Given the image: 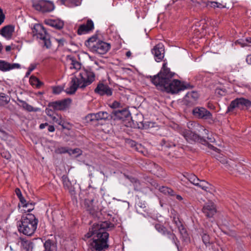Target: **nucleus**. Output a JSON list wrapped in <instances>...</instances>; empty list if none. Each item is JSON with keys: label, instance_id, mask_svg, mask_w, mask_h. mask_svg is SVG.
<instances>
[{"label": "nucleus", "instance_id": "nucleus-1", "mask_svg": "<svg viewBox=\"0 0 251 251\" xmlns=\"http://www.w3.org/2000/svg\"><path fill=\"white\" fill-rule=\"evenodd\" d=\"M175 75L164 63L159 73L153 76H150V78L151 82L158 89L172 94L177 93L190 87L189 84L182 83L177 79L172 80Z\"/></svg>", "mask_w": 251, "mask_h": 251}, {"label": "nucleus", "instance_id": "nucleus-2", "mask_svg": "<svg viewBox=\"0 0 251 251\" xmlns=\"http://www.w3.org/2000/svg\"><path fill=\"white\" fill-rule=\"evenodd\" d=\"M107 226V223L105 222L94 224L89 232L84 235L83 239L85 240L92 237L90 242L92 250L106 249L108 248L107 241L109 234L105 231Z\"/></svg>", "mask_w": 251, "mask_h": 251}, {"label": "nucleus", "instance_id": "nucleus-3", "mask_svg": "<svg viewBox=\"0 0 251 251\" xmlns=\"http://www.w3.org/2000/svg\"><path fill=\"white\" fill-rule=\"evenodd\" d=\"M95 79V74L91 70H80L78 75L72 77L70 86L66 89L67 93L74 94L78 88H84L91 84Z\"/></svg>", "mask_w": 251, "mask_h": 251}, {"label": "nucleus", "instance_id": "nucleus-4", "mask_svg": "<svg viewBox=\"0 0 251 251\" xmlns=\"http://www.w3.org/2000/svg\"><path fill=\"white\" fill-rule=\"evenodd\" d=\"M38 220L34 215L27 214L23 216L17 225L18 230L26 236H31L37 228Z\"/></svg>", "mask_w": 251, "mask_h": 251}, {"label": "nucleus", "instance_id": "nucleus-5", "mask_svg": "<svg viewBox=\"0 0 251 251\" xmlns=\"http://www.w3.org/2000/svg\"><path fill=\"white\" fill-rule=\"evenodd\" d=\"M197 130L200 133L201 135L188 129L181 131V134L188 142L191 144L194 142H199L203 145L206 144L207 142L205 139H211L209 138L208 136V130L203 126L199 124L197 125Z\"/></svg>", "mask_w": 251, "mask_h": 251}, {"label": "nucleus", "instance_id": "nucleus-6", "mask_svg": "<svg viewBox=\"0 0 251 251\" xmlns=\"http://www.w3.org/2000/svg\"><path fill=\"white\" fill-rule=\"evenodd\" d=\"M33 33L39 40L40 44H43L47 49L51 47V43L50 35L47 33L44 27L40 24H36L34 26Z\"/></svg>", "mask_w": 251, "mask_h": 251}, {"label": "nucleus", "instance_id": "nucleus-7", "mask_svg": "<svg viewBox=\"0 0 251 251\" xmlns=\"http://www.w3.org/2000/svg\"><path fill=\"white\" fill-rule=\"evenodd\" d=\"M251 107V101L249 99L240 97L237 98L231 101L227 107L226 112L232 111L237 108L242 110H247Z\"/></svg>", "mask_w": 251, "mask_h": 251}, {"label": "nucleus", "instance_id": "nucleus-8", "mask_svg": "<svg viewBox=\"0 0 251 251\" xmlns=\"http://www.w3.org/2000/svg\"><path fill=\"white\" fill-rule=\"evenodd\" d=\"M32 7L36 10L43 13L50 12L54 8L52 2L46 0H34L32 2Z\"/></svg>", "mask_w": 251, "mask_h": 251}, {"label": "nucleus", "instance_id": "nucleus-9", "mask_svg": "<svg viewBox=\"0 0 251 251\" xmlns=\"http://www.w3.org/2000/svg\"><path fill=\"white\" fill-rule=\"evenodd\" d=\"M71 101L70 99H65L61 100L50 102L49 106L52 107L55 110H63L69 106Z\"/></svg>", "mask_w": 251, "mask_h": 251}, {"label": "nucleus", "instance_id": "nucleus-10", "mask_svg": "<svg viewBox=\"0 0 251 251\" xmlns=\"http://www.w3.org/2000/svg\"><path fill=\"white\" fill-rule=\"evenodd\" d=\"M110 48L111 45L110 44L101 40H98L96 43L95 46L91 51L100 54H104L110 50Z\"/></svg>", "mask_w": 251, "mask_h": 251}, {"label": "nucleus", "instance_id": "nucleus-11", "mask_svg": "<svg viewBox=\"0 0 251 251\" xmlns=\"http://www.w3.org/2000/svg\"><path fill=\"white\" fill-rule=\"evenodd\" d=\"M111 118L114 120L124 121L130 119L131 115L129 111L126 109L115 110L112 113Z\"/></svg>", "mask_w": 251, "mask_h": 251}, {"label": "nucleus", "instance_id": "nucleus-12", "mask_svg": "<svg viewBox=\"0 0 251 251\" xmlns=\"http://www.w3.org/2000/svg\"><path fill=\"white\" fill-rule=\"evenodd\" d=\"M193 115L201 119L212 120V114L203 107H196L193 110Z\"/></svg>", "mask_w": 251, "mask_h": 251}, {"label": "nucleus", "instance_id": "nucleus-13", "mask_svg": "<svg viewBox=\"0 0 251 251\" xmlns=\"http://www.w3.org/2000/svg\"><path fill=\"white\" fill-rule=\"evenodd\" d=\"M156 61L159 62L162 60L164 57V48L162 44L159 43L155 46L151 50Z\"/></svg>", "mask_w": 251, "mask_h": 251}, {"label": "nucleus", "instance_id": "nucleus-14", "mask_svg": "<svg viewBox=\"0 0 251 251\" xmlns=\"http://www.w3.org/2000/svg\"><path fill=\"white\" fill-rule=\"evenodd\" d=\"M202 211L207 218L212 217L217 212L216 206L212 201L205 203L203 206Z\"/></svg>", "mask_w": 251, "mask_h": 251}, {"label": "nucleus", "instance_id": "nucleus-15", "mask_svg": "<svg viewBox=\"0 0 251 251\" xmlns=\"http://www.w3.org/2000/svg\"><path fill=\"white\" fill-rule=\"evenodd\" d=\"M94 29L93 22L90 20H87L86 23L79 25L77 29V34L82 35L89 33Z\"/></svg>", "mask_w": 251, "mask_h": 251}, {"label": "nucleus", "instance_id": "nucleus-16", "mask_svg": "<svg viewBox=\"0 0 251 251\" xmlns=\"http://www.w3.org/2000/svg\"><path fill=\"white\" fill-rule=\"evenodd\" d=\"M95 92L100 96H111L112 95V90L107 85L99 83L95 89Z\"/></svg>", "mask_w": 251, "mask_h": 251}, {"label": "nucleus", "instance_id": "nucleus-17", "mask_svg": "<svg viewBox=\"0 0 251 251\" xmlns=\"http://www.w3.org/2000/svg\"><path fill=\"white\" fill-rule=\"evenodd\" d=\"M179 138L178 137H175L174 138H171L170 139L164 138L161 140L160 145L167 148L176 146H179L181 144L179 143Z\"/></svg>", "mask_w": 251, "mask_h": 251}, {"label": "nucleus", "instance_id": "nucleus-18", "mask_svg": "<svg viewBox=\"0 0 251 251\" xmlns=\"http://www.w3.org/2000/svg\"><path fill=\"white\" fill-rule=\"evenodd\" d=\"M218 160L220 162L225 165V168L229 171L230 174L234 173L233 172L235 170L234 167H237V165L234 161L231 160H228L225 157L220 155ZM236 170H237V169H236Z\"/></svg>", "mask_w": 251, "mask_h": 251}, {"label": "nucleus", "instance_id": "nucleus-19", "mask_svg": "<svg viewBox=\"0 0 251 251\" xmlns=\"http://www.w3.org/2000/svg\"><path fill=\"white\" fill-rule=\"evenodd\" d=\"M15 26L11 25H8L2 27V36L6 40L12 38L14 32Z\"/></svg>", "mask_w": 251, "mask_h": 251}, {"label": "nucleus", "instance_id": "nucleus-20", "mask_svg": "<svg viewBox=\"0 0 251 251\" xmlns=\"http://www.w3.org/2000/svg\"><path fill=\"white\" fill-rule=\"evenodd\" d=\"M45 24L57 29H62L64 26V22L60 19H49L45 21Z\"/></svg>", "mask_w": 251, "mask_h": 251}, {"label": "nucleus", "instance_id": "nucleus-21", "mask_svg": "<svg viewBox=\"0 0 251 251\" xmlns=\"http://www.w3.org/2000/svg\"><path fill=\"white\" fill-rule=\"evenodd\" d=\"M67 61L70 62V68L71 69L80 70L81 67V64L78 61L76 58L72 56L68 55Z\"/></svg>", "mask_w": 251, "mask_h": 251}, {"label": "nucleus", "instance_id": "nucleus-22", "mask_svg": "<svg viewBox=\"0 0 251 251\" xmlns=\"http://www.w3.org/2000/svg\"><path fill=\"white\" fill-rule=\"evenodd\" d=\"M45 250L44 251H57L56 243L52 240L48 239L44 244Z\"/></svg>", "mask_w": 251, "mask_h": 251}, {"label": "nucleus", "instance_id": "nucleus-23", "mask_svg": "<svg viewBox=\"0 0 251 251\" xmlns=\"http://www.w3.org/2000/svg\"><path fill=\"white\" fill-rule=\"evenodd\" d=\"M18 100L20 102L21 104L20 105L21 107L23 108L25 110L28 111V112H37L40 110V108H34L31 105L28 104L25 101L22 100L20 99H18Z\"/></svg>", "mask_w": 251, "mask_h": 251}, {"label": "nucleus", "instance_id": "nucleus-24", "mask_svg": "<svg viewBox=\"0 0 251 251\" xmlns=\"http://www.w3.org/2000/svg\"><path fill=\"white\" fill-rule=\"evenodd\" d=\"M98 36L94 35L90 37L85 42V45L91 50L95 46L96 43L98 41Z\"/></svg>", "mask_w": 251, "mask_h": 251}, {"label": "nucleus", "instance_id": "nucleus-25", "mask_svg": "<svg viewBox=\"0 0 251 251\" xmlns=\"http://www.w3.org/2000/svg\"><path fill=\"white\" fill-rule=\"evenodd\" d=\"M165 236L171 240L172 243H174L177 249H178L179 241L175 233L169 230Z\"/></svg>", "mask_w": 251, "mask_h": 251}, {"label": "nucleus", "instance_id": "nucleus-26", "mask_svg": "<svg viewBox=\"0 0 251 251\" xmlns=\"http://www.w3.org/2000/svg\"><path fill=\"white\" fill-rule=\"evenodd\" d=\"M94 199H85L84 201V208L90 213L93 214L95 211L93 205Z\"/></svg>", "mask_w": 251, "mask_h": 251}, {"label": "nucleus", "instance_id": "nucleus-27", "mask_svg": "<svg viewBox=\"0 0 251 251\" xmlns=\"http://www.w3.org/2000/svg\"><path fill=\"white\" fill-rule=\"evenodd\" d=\"M62 181L64 187L69 190V192H72L74 191L71 182L67 176L63 175L61 177Z\"/></svg>", "mask_w": 251, "mask_h": 251}, {"label": "nucleus", "instance_id": "nucleus-28", "mask_svg": "<svg viewBox=\"0 0 251 251\" xmlns=\"http://www.w3.org/2000/svg\"><path fill=\"white\" fill-rule=\"evenodd\" d=\"M21 246L26 251H32L33 244L29 240L21 238Z\"/></svg>", "mask_w": 251, "mask_h": 251}, {"label": "nucleus", "instance_id": "nucleus-29", "mask_svg": "<svg viewBox=\"0 0 251 251\" xmlns=\"http://www.w3.org/2000/svg\"><path fill=\"white\" fill-rule=\"evenodd\" d=\"M205 6H209L214 8H222L225 7V6L223 5L221 3L216 1H207L205 2Z\"/></svg>", "mask_w": 251, "mask_h": 251}, {"label": "nucleus", "instance_id": "nucleus-30", "mask_svg": "<svg viewBox=\"0 0 251 251\" xmlns=\"http://www.w3.org/2000/svg\"><path fill=\"white\" fill-rule=\"evenodd\" d=\"M154 227L156 230L158 232H159L164 236H165V234L169 231L165 226H164L163 225H161L160 224H155Z\"/></svg>", "mask_w": 251, "mask_h": 251}, {"label": "nucleus", "instance_id": "nucleus-31", "mask_svg": "<svg viewBox=\"0 0 251 251\" xmlns=\"http://www.w3.org/2000/svg\"><path fill=\"white\" fill-rule=\"evenodd\" d=\"M97 120H107L109 117V114L105 111H100L96 113Z\"/></svg>", "mask_w": 251, "mask_h": 251}, {"label": "nucleus", "instance_id": "nucleus-32", "mask_svg": "<svg viewBox=\"0 0 251 251\" xmlns=\"http://www.w3.org/2000/svg\"><path fill=\"white\" fill-rule=\"evenodd\" d=\"M201 236L202 241L205 246H207L211 244L212 241H211L210 237L206 232L203 231L201 234Z\"/></svg>", "mask_w": 251, "mask_h": 251}, {"label": "nucleus", "instance_id": "nucleus-33", "mask_svg": "<svg viewBox=\"0 0 251 251\" xmlns=\"http://www.w3.org/2000/svg\"><path fill=\"white\" fill-rule=\"evenodd\" d=\"M191 4L197 9H201L202 7L205 6V2L201 0H191Z\"/></svg>", "mask_w": 251, "mask_h": 251}, {"label": "nucleus", "instance_id": "nucleus-34", "mask_svg": "<svg viewBox=\"0 0 251 251\" xmlns=\"http://www.w3.org/2000/svg\"><path fill=\"white\" fill-rule=\"evenodd\" d=\"M0 70L6 72L10 70V63L2 60H0Z\"/></svg>", "mask_w": 251, "mask_h": 251}, {"label": "nucleus", "instance_id": "nucleus-35", "mask_svg": "<svg viewBox=\"0 0 251 251\" xmlns=\"http://www.w3.org/2000/svg\"><path fill=\"white\" fill-rule=\"evenodd\" d=\"M160 191L165 194H168L170 196L175 195V191L171 188L167 187L162 186L160 188Z\"/></svg>", "mask_w": 251, "mask_h": 251}, {"label": "nucleus", "instance_id": "nucleus-36", "mask_svg": "<svg viewBox=\"0 0 251 251\" xmlns=\"http://www.w3.org/2000/svg\"><path fill=\"white\" fill-rule=\"evenodd\" d=\"M210 186L211 185L209 183L203 180H201L199 185V187L205 191H207V189H208Z\"/></svg>", "mask_w": 251, "mask_h": 251}, {"label": "nucleus", "instance_id": "nucleus-37", "mask_svg": "<svg viewBox=\"0 0 251 251\" xmlns=\"http://www.w3.org/2000/svg\"><path fill=\"white\" fill-rule=\"evenodd\" d=\"M177 228L179 230L180 235L182 237V238H186L187 236V235H188L187 230L185 229V228L184 227L183 225L177 227Z\"/></svg>", "mask_w": 251, "mask_h": 251}, {"label": "nucleus", "instance_id": "nucleus-38", "mask_svg": "<svg viewBox=\"0 0 251 251\" xmlns=\"http://www.w3.org/2000/svg\"><path fill=\"white\" fill-rule=\"evenodd\" d=\"M69 149L67 147H61L55 150V152L57 154L69 153Z\"/></svg>", "mask_w": 251, "mask_h": 251}, {"label": "nucleus", "instance_id": "nucleus-39", "mask_svg": "<svg viewBox=\"0 0 251 251\" xmlns=\"http://www.w3.org/2000/svg\"><path fill=\"white\" fill-rule=\"evenodd\" d=\"M10 100V98L4 94H1L0 95V100L1 101L2 104H7L9 102Z\"/></svg>", "mask_w": 251, "mask_h": 251}, {"label": "nucleus", "instance_id": "nucleus-40", "mask_svg": "<svg viewBox=\"0 0 251 251\" xmlns=\"http://www.w3.org/2000/svg\"><path fill=\"white\" fill-rule=\"evenodd\" d=\"M186 97L188 98H192L194 100H196L199 97V95L197 92L192 91L188 92L186 95Z\"/></svg>", "mask_w": 251, "mask_h": 251}, {"label": "nucleus", "instance_id": "nucleus-41", "mask_svg": "<svg viewBox=\"0 0 251 251\" xmlns=\"http://www.w3.org/2000/svg\"><path fill=\"white\" fill-rule=\"evenodd\" d=\"M0 153L2 157L5 158L6 159H9L11 157V154L9 151H5V150H0Z\"/></svg>", "mask_w": 251, "mask_h": 251}, {"label": "nucleus", "instance_id": "nucleus-42", "mask_svg": "<svg viewBox=\"0 0 251 251\" xmlns=\"http://www.w3.org/2000/svg\"><path fill=\"white\" fill-rule=\"evenodd\" d=\"M173 222L176 225L177 227L182 225L178 217L176 214H175L173 217Z\"/></svg>", "mask_w": 251, "mask_h": 251}, {"label": "nucleus", "instance_id": "nucleus-43", "mask_svg": "<svg viewBox=\"0 0 251 251\" xmlns=\"http://www.w3.org/2000/svg\"><path fill=\"white\" fill-rule=\"evenodd\" d=\"M86 118L88 121H90V122H92V121H97V117H96V113L89 114L86 117Z\"/></svg>", "mask_w": 251, "mask_h": 251}, {"label": "nucleus", "instance_id": "nucleus-44", "mask_svg": "<svg viewBox=\"0 0 251 251\" xmlns=\"http://www.w3.org/2000/svg\"><path fill=\"white\" fill-rule=\"evenodd\" d=\"M235 45H239L241 47H245L247 46V44L246 43L245 40L243 39H239L236 40L235 43Z\"/></svg>", "mask_w": 251, "mask_h": 251}, {"label": "nucleus", "instance_id": "nucleus-45", "mask_svg": "<svg viewBox=\"0 0 251 251\" xmlns=\"http://www.w3.org/2000/svg\"><path fill=\"white\" fill-rule=\"evenodd\" d=\"M24 207L27 208V210H25V211L29 212L34 209V204L27 202V204Z\"/></svg>", "mask_w": 251, "mask_h": 251}, {"label": "nucleus", "instance_id": "nucleus-46", "mask_svg": "<svg viewBox=\"0 0 251 251\" xmlns=\"http://www.w3.org/2000/svg\"><path fill=\"white\" fill-rule=\"evenodd\" d=\"M62 91V89L60 87H54L52 88V92L54 94H59Z\"/></svg>", "mask_w": 251, "mask_h": 251}, {"label": "nucleus", "instance_id": "nucleus-47", "mask_svg": "<svg viewBox=\"0 0 251 251\" xmlns=\"http://www.w3.org/2000/svg\"><path fill=\"white\" fill-rule=\"evenodd\" d=\"M38 80L39 79L35 76H31L29 81L31 85H35L37 82H38Z\"/></svg>", "mask_w": 251, "mask_h": 251}, {"label": "nucleus", "instance_id": "nucleus-48", "mask_svg": "<svg viewBox=\"0 0 251 251\" xmlns=\"http://www.w3.org/2000/svg\"><path fill=\"white\" fill-rule=\"evenodd\" d=\"M5 15L3 13L2 10L0 8V25L4 22Z\"/></svg>", "mask_w": 251, "mask_h": 251}, {"label": "nucleus", "instance_id": "nucleus-49", "mask_svg": "<svg viewBox=\"0 0 251 251\" xmlns=\"http://www.w3.org/2000/svg\"><path fill=\"white\" fill-rule=\"evenodd\" d=\"M80 150L78 148L75 149L74 150L69 149V154L70 155L75 153H79Z\"/></svg>", "mask_w": 251, "mask_h": 251}, {"label": "nucleus", "instance_id": "nucleus-50", "mask_svg": "<svg viewBox=\"0 0 251 251\" xmlns=\"http://www.w3.org/2000/svg\"><path fill=\"white\" fill-rule=\"evenodd\" d=\"M20 67V65L18 63H13L10 64V70L15 69V68H19Z\"/></svg>", "mask_w": 251, "mask_h": 251}, {"label": "nucleus", "instance_id": "nucleus-51", "mask_svg": "<svg viewBox=\"0 0 251 251\" xmlns=\"http://www.w3.org/2000/svg\"><path fill=\"white\" fill-rule=\"evenodd\" d=\"M197 176L194 175H191L188 176V180L191 183H193V181L196 179Z\"/></svg>", "mask_w": 251, "mask_h": 251}, {"label": "nucleus", "instance_id": "nucleus-52", "mask_svg": "<svg viewBox=\"0 0 251 251\" xmlns=\"http://www.w3.org/2000/svg\"><path fill=\"white\" fill-rule=\"evenodd\" d=\"M121 106V103L117 101H115L112 104L111 107L114 108H119Z\"/></svg>", "mask_w": 251, "mask_h": 251}, {"label": "nucleus", "instance_id": "nucleus-53", "mask_svg": "<svg viewBox=\"0 0 251 251\" xmlns=\"http://www.w3.org/2000/svg\"><path fill=\"white\" fill-rule=\"evenodd\" d=\"M19 199L20 202L23 207H24L27 204V202H26V200L25 199V198L23 196H22V197H20Z\"/></svg>", "mask_w": 251, "mask_h": 251}, {"label": "nucleus", "instance_id": "nucleus-54", "mask_svg": "<svg viewBox=\"0 0 251 251\" xmlns=\"http://www.w3.org/2000/svg\"><path fill=\"white\" fill-rule=\"evenodd\" d=\"M56 41L58 43L59 46H63L65 42V40L64 38L56 39Z\"/></svg>", "mask_w": 251, "mask_h": 251}, {"label": "nucleus", "instance_id": "nucleus-55", "mask_svg": "<svg viewBox=\"0 0 251 251\" xmlns=\"http://www.w3.org/2000/svg\"><path fill=\"white\" fill-rule=\"evenodd\" d=\"M15 192L18 198H20V197H22V196H23L20 189L16 188L15 190Z\"/></svg>", "mask_w": 251, "mask_h": 251}, {"label": "nucleus", "instance_id": "nucleus-56", "mask_svg": "<svg viewBox=\"0 0 251 251\" xmlns=\"http://www.w3.org/2000/svg\"><path fill=\"white\" fill-rule=\"evenodd\" d=\"M247 46H251V37H248L245 39Z\"/></svg>", "mask_w": 251, "mask_h": 251}, {"label": "nucleus", "instance_id": "nucleus-57", "mask_svg": "<svg viewBox=\"0 0 251 251\" xmlns=\"http://www.w3.org/2000/svg\"><path fill=\"white\" fill-rule=\"evenodd\" d=\"M216 93L217 94H219L221 96H223L225 94V91L223 90L222 89H216Z\"/></svg>", "mask_w": 251, "mask_h": 251}, {"label": "nucleus", "instance_id": "nucleus-58", "mask_svg": "<svg viewBox=\"0 0 251 251\" xmlns=\"http://www.w3.org/2000/svg\"><path fill=\"white\" fill-rule=\"evenodd\" d=\"M246 60L248 64L251 65V54L247 56Z\"/></svg>", "mask_w": 251, "mask_h": 251}, {"label": "nucleus", "instance_id": "nucleus-59", "mask_svg": "<svg viewBox=\"0 0 251 251\" xmlns=\"http://www.w3.org/2000/svg\"><path fill=\"white\" fill-rule=\"evenodd\" d=\"M201 180L199 179L198 177L196 178V179L193 181L192 183L194 185L199 186V183H200Z\"/></svg>", "mask_w": 251, "mask_h": 251}, {"label": "nucleus", "instance_id": "nucleus-60", "mask_svg": "<svg viewBox=\"0 0 251 251\" xmlns=\"http://www.w3.org/2000/svg\"><path fill=\"white\" fill-rule=\"evenodd\" d=\"M46 114H47L48 116H51V115H52V113H53V112H52V111L51 109H49V108H47V109H46Z\"/></svg>", "mask_w": 251, "mask_h": 251}, {"label": "nucleus", "instance_id": "nucleus-61", "mask_svg": "<svg viewBox=\"0 0 251 251\" xmlns=\"http://www.w3.org/2000/svg\"><path fill=\"white\" fill-rule=\"evenodd\" d=\"M207 146H208V148H209L211 150H213L214 151H217L219 150L217 148L214 147L213 145H212L211 144H207Z\"/></svg>", "mask_w": 251, "mask_h": 251}, {"label": "nucleus", "instance_id": "nucleus-62", "mask_svg": "<svg viewBox=\"0 0 251 251\" xmlns=\"http://www.w3.org/2000/svg\"><path fill=\"white\" fill-rule=\"evenodd\" d=\"M55 130V128L53 126L50 125L48 126V131L50 132H53Z\"/></svg>", "mask_w": 251, "mask_h": 251}, {"label": "nucleus", "instance_id": "nucleus-63", "mask_svg": "<svg viewBox=\"0 0 251 251\" xmlns=\"http://www.w3.org/2000/svg\"><path fill=\"white\" fill-rule=\"evenodd\" d=\"M69 2L75 4V5H78L79 3L78 0H69Z\"/></svg>", "mask_w": 251, "mask_h": 251}, {"label": "nucleus", "instance_id": "nucleus-64", "mask_svg": "<svg viewBox=\"0 0 251 251\" xmlns=\"http://www.w3.org/2000/svg\"><path fill=\"white\" fill-rule=\"evenodd\" d=\"M35 67H36L35 65H33V64L30 65V66H29V67L28 68L29 72L31 73V72H32V71H33L35 69Z\"/></svg>", "mask_w": 251, "mask_h": 251}]
</instances>
